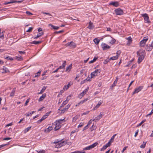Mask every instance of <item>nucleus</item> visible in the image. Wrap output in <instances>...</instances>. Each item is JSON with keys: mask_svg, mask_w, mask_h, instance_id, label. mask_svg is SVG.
Returning <instances> with one entry per match:
<instances>
[{"mask_svg": "<svg viewBox=\"0 0 153 153\" xmlns=\"http://www.w3.org/2000/svg\"><path fill=\"white\" fill-rule=\"evenodd\" d=\"M137 55L139 57L137 62L138 64L140 63L144 59L145 55V51L143 50H139L137 52Z\"/></svg>", "mask_w": 153, "mask_h": 153, "instance_id": "1", "label": "nucleus"}, {"mask_svg": "<svg viewBox=\"0 0 153 153\" xmlns=\"http://www.w3.org/2000/svg\"><path fill=\"white\" fill-rule=\"evenodd\" d=\"M54 143L56 144L55 147L59 148L65 145L66 144L67 142L65 141H62V140H59L55 141Z\"/></svg>", "mask_w": 153, "mask_h": 153, "instance_id": "2", "label": "nucleus"}, {"mask_svg": "<svg viewBox=\"0 0 153 153\" xmlns=\"http://www.w3.org/2000/svg\"><path fill=\"white\" fill-rule=\"evenodd\" d=\"M64 119H60L56 120L55 122V127L54 128V131H56L59 129L61 127V124L62 123V122L63 121Z\"/></svg>", "mask_w": 153, "mask_h": 153, "instance_id": "3", "label": "nucleus"}, {"mask_svg": "<svg viewBox=\"0 0 153 153\" xmlns=\"http://www.w3.org/2000/svg\"><path fill=\"white\" fill-rule=\"evenodd\" d=\"M100 72V70L97 69L92 72L91 74V78H92L99 75Z\"/></svg>", "mask_w": 153, "mask_h": 153, "instance_id": "4", "label": "nucleus"}, {"mask_svg": "<svg viewBox=\"0 0 153 153\" xmlns=\"http://www.w3.org/2000/svg\"><path fill=\"white\" fill-rule=\"evenodd\" d=\"M88 89L89 87H88L86 89L84 90L81 93L79 94L78 96V98L80 99L82 98L88 91Z\"/></svg>", "mask_w": 153, "mask_h": 153, "instance_id": "5", "label": "nucleus"}, {"mask_svg": "<svg viewBox=\"0 0 153 153\" xmlns=\"http://www.w3.org/2000/svg\"><path fill=\"white\" fill-rule=\"evenodd\" d=\"M142 16L144 18V20L146 22V23H150V21L149 20V17L148 14L146 13H143L141 14Z\"/></svg>", "mask_w": 153, "mask_h": 153, "instance_id": "6", "label": "nucleus"}, {"mask_svg": "<svg viewBox=\"0 0 153 153\" xmlns=\"http://www.w3.org/2000/svg\"><path fill=\"white\" fill-rule=\"evenodd\" d=\"M98 144V143L97 142H96L93 144H92L91 145L89 146H88L87 147H86L84 149H83V150H89L90 149H91L94 148Z\"/></svg>", "mask_w": 153, "mask_h": 153, "instance_id": "7", "label": "nucleus"}, {"mask_svg": "<svg viewBox=\"0 0 153 153\" xmlns=\"http://www.w3.org/2000/svg\"><path fill=\"white\" fill-rule=\"evenodd\" d=\"M115 12L117 15H122L123 13V10L120 8H118L115 9Z\"/></svg>", "mask_w": 153, "mask_h": 153, "instance_id": "8", "label": "nucleus"}, {"mask_svg": "<svg viewBox=\"0 0 153 153\" xmlns=\"http://www.w3.org/2000/svg\"><path fill=\"white\" fill-rule=\"evenodd\" d=\"M65 46L66 47L70 46L72 48H75L76 47V45L72 41H71L70 42L66 44Z\"/></svg>", "mask_w": 153, "mask_h": 153, "instance_id": "9", "label": "nucleus"}, {"mask_svg": "<svg viewBox=\"0 0 153 153\" xmlns=\"http://www.w3.org/2000/svg\"><path fill=\"white\" fill-rule=\"evenodd\" d=\"M143 88V86H140L137 88H135L134 91L133 92V94H134L135 93H138L141 90V89Z\"/></svg>", "mask_w": 153, "mask_h": 153, "instance_id": "10", "label": "nucleus"}, {"mask_svg": "<svg viewBox=\"0 0 153 153\" xmlns=\"http://www.w3.org/2000/svg\"><path fill=\"white\" fill-rule=\"evenodd\" d=\"M109 5H112L115 7H117L119 5V3L117 1H111L109 4Z\"/></svg>", "mask_w": 153, "mask_h": 153, "instance_id": "11", "label": "nucleus"}, {"mask_svg": "<svg viewBox=\"0 0 153 153\" xmlns=\"http://www.w3.org/2000/svg\"><path fill=\"white\" fill-rule=\"evenodd\" d=\"M102 102H103L102 101L100 100V101H99L98 103L97 104L94 108L93 109V110H97L102 105Z\"/></svg>", "mask_w": 153, "mask_h": 153, "instance_id": "12", "label": "nucleus"}, {"mask_svg": "<svg viewBox=\"0 0 153 153\" xmlns=\"http://www.w3.org/2000/svg\"><path fill=\"white\" fill-rule=\"evenodd\" d=\"M1 71L2 73L4 74L8 72H9V71L7 68L4 66L3 68L1 70Z\"/></svg>", "mask_w": 153, "mask_h": 153, "instance_id": "13", "label": "nucleus"}, {"mask_svg": "<svg viewBox=\"0 0 153 153\" xmlns=\"http://www.w3.org/2000/svg\"><path fill=\"white\" fill-rule=\"evenodd\" d=\"M145 48L148 51H151L153 49V47L151 45H147L146 46Z\"/></svg>", "mask_w": 153, "mask_h": 153, "instance_id": "14", "label": "nucleus"}, {"mask_svg": "<svg viewBox=\"0 0 153 153\" xmlns=\"http://www.w3.org/2000/svg\"><path fill=\"white\" fill-rule=\"evenodd\" d=\"M146 39H143L140 42V45L141 47H144L146 42Z\"/></svg>", "mask_w": 153, "mask_h": 153, "instance_id": "15", "label": "nucleus"}, {"mask_svg": "<svg viewBox=\"0 0 153 153\" xmlns=\"http://www.w3.org/2000/svg\"><path fill=\"white\" fill-rule=\"evenodd\" d=\"M53 129V127L51 126H49L48 128H46L44 131L46 133H48L50 131H51Z\"/></svg>", "mask_w": 153, "mask_h": 153, "instance_id": "16", "label": "nucleus"}, {"mask_svg": "<svg viewBox=\"0 0 153 153\" xmlns=\"http://www.w3.org/2000/svg\"><path fill=\"white\" fill-rule=\"evenodd\" d=\"M110 39H111L110 41H108L107 42L109 44L112 45L115 42L116 40L112 38L111 37V38Z\"/></svg>", "mask_w": 153, "mask_h": 153, "instance_id": "17", "label": "nucleus"}, {"mask_svg": "<svg viewBox=\"0 0 153 153\" xmlns=\"http://www.w3.org/2000/svg\"><path fill=\"white\" fill-rule=\"evenodd\" d=\"M46 94H44L42 95L40 97L39 99V101L40 102L42 101L45 99V97H46Z\"/></svg>", "mask_w": 153, "mask_h": 153, "instance_id": "18", "label": "nucleus"}, {"mask_svg": "<svg viewBox=\"0 0 153 153\" xmlns=\"http://www.w3.org/2000/svg\"><path fill=\"white\" fill-rule=\"evenodd\" d=\"M72 68V64H71L68 66L66 68V71L67 72H69L71 70V69Z\"/></svg>", "mask_w": 153, "mask_h": 153, "instance_id": "19", "label": "nucleus"}, {"mask_svg": "<svg viewBox=\"0 0 153 153\" xmlns=\"http://www.w3.org/2000/svg\"><path fill=\"white\" fill-rule=\"evenodd\" d=\"M89 25L88 28L90 29H92L94 28V26L93 25V23L90 22L89 23Z\"/></svg>", "mask_w": 153, "mask_h": 153, "instance_id": "20", "label": "nucleus"}, {"mask_svg": "<svg viewBox=\"0 0 153 153\" xmlns=\"http://www.w3.org/2000/svg\"><path fill=\"white\" fill-rule=\"evenodd\" d=\"M117 81H118V79H117V77L116 79H115L114 82V83L111 85V87L112 88L114 86H116V85L117 84Z\"/></svg>", "mask_w": 153, "mask_h": 153, "instance_id": "21", "label": "nucleus"}, {"mask_svg": "<svg viewBox=\"0 0 153 153\" xmlns=\"http://www.w3.org/2000/svg\"><path fill=\"white\" fill-rule=\"evenodd\" d=\"M47 87L45 86H43L42 89L38 93V94H41L42 93H43L44 91H45V90L46 89Z\"/></svg>", "mask_w": 153, "mask_h": 153, "instance_id": "22", "label": "nucleus"}, {"mask_svg": "<svg viewBox=\"0 0 153 153\" xmlns=\"http://www.w3.org/2000/svg\"><path fill=\"white\" fill-rule=\"evenodd\" d=\"M102 115L100 114L99 116L96 117L94 120H95V121L99 120L102 117Z\"/></svg>", "mask_w": 153, "mask_h": 153, "instance_id": "23", "label": "nucleus"}, {"mask_svg": "<svg viewBox=\"0 0 153 153\" xmlns=\"http://www.w3.org/2000/svg\"><path fill=\"white\" fill-rule=\"evenodd\" d=\"M66 65V62L65 61H64L62 65L61 66H60L59 68L58 69H62L64 68Z\"/></svg>", "mask_w": 153, "mask_h": 153, "instance_id": "24", "label": "nucleus"}, {"mask_svg": "<svg viewBox=\"0 0 153 153\" xmlns=\"http://www.w3.org/2000/svg\"><path fill=\"white\" fill-rule=\"evenodd\" d=\"M35 111H33L30 112H28L25 114V115L27 117H29L32 114H33Z\"/></svg>", "mask_w": 153, "mask_h": 153, "instance_id": "25", "label": "nucleus"}, {"mask_svg": "<svg viewBox=\"0 0 153 153\" xmlns=\"http://www.w3.org/2000/svg\"><path fill=\"white\" fill-rule=\"evenodd\" d=\"M15 59L19 61H21L23 60L21 56H19L15 57Z\"/></svg>", "mask_w": 153, "mask_h": 153, "instance_id": "26", "label": "nucleus"}, {"mask_svg": "<svg viewBox=\"0 0 153 153\" xmlns=\"http://www.w3.org/2000/svg\"><path fill=\"white\" fill-rule=\"evenodd\" d=\"M15 88L13 89L12 91L11 92L10 96L11 97H13L15 93Z\"/></svg>", "mask_w": 153, "mask_h": 153, "instance_id": "27", "label": "nucleus"}, {"mask_svg": "<svg viewBox=\"0 0 153 153\" xmlns=\"http://www.w3.org/2000/svg\"><path fill=\"white\" fill-rule=\"evenodd\" d=\"M118 58L117 55H116V56H113L112 57H111L109 59L112 60H115L117 59Z\"/></svg>", "mask_w": 153, "mask_h": 153, "instance_id": "28", "label": "nucleus"}, {"mask_svg": "<svg viewBox=\"0 0 153 153\" xmlns=\"http://www.w3.org/2000/svg\"><path fill=\"white\" fill-rule=\"evenodd\" d=\"M31 127L30 126L29 127L26 128H25L24 130V132L25 133H26V132H27L31 128Z\"/></svg>", "mask_w": 153, "mask_h": 153, "instance_id": "29", "label": "nucleus"}, {"mask_svg": "<svg viewBox=\"0 0 153 153\" xmlns=\"http://www.w3.org/2000/svg\"><path fill=\"white\" fill-rule=\"evenodd\" d=\"M79 117L78 116H76L74 117L73 118L72 122H75L78 119Z\"/></svg>", "mask_w": 153, "mask_h": 153, "instance_id": "30", "label": "nucleus"}, {"mask_svg": "<svg viewBox=\"0 0 153 153\" xmlns=\"http://www.w3.org/2000/svg\"><path fill=\"white\" fill-rule=\"evenodd\" d=\"M146 142L143 141V144L140 146V147L141 148H144L146 146Z\"/></svg>", "mask_w": 153, "mask_h": 153, "instance_id": "31", "label": "nucleus"}, {"mask_svg": "<svg viewBox=\"0 0 153 153\" xmlns=\"http://www.w3.org/2000/svg\"><path fill=\"white\" fill-rule=\"evenodd\" d=\"M67 111V110L65 108L59 111V113L63 114L64 113L65 111Z\"/></svg>", "mask_w": 153, "mask_h": 153, "instance_id": "32", "label": "nucleus"}, {"mask_svg": "<svg viewBox=\"0 0 153 153\" xmlns=\"http://www.w3.org/2000/svg\"><path fill=\"white\" fill-rule=\"evenodd\" d=\"M97 58H98L97 57H94V58L93 59V60L90 61L89 62V64H91V63H93L94 62H95L96 60L97 59Z\"/></svg>", "mask_w": 153, "mask_h": 153, "instance_id": "33", "label": "nucleus"}, {"mask_svg": "<svg viewBox=\"0 0 153 153\" xmlns=\"http://www.w3.org/2000/svg\"><path fill=\"white\" fill-rule=\"evenodd\" d=\"M41 71H40V70L37 73H36L35 74V75L34 76V77H36L39 76L41 73Z\"/></svg>", "mask_w": 153, "mask_h": 153, "instance_id": "34", "label": "nucleus"}, {"mask_svg": "<svg viewBox=\"0 0 153 153\" xmlns=\"http://www.w3.org/2000/svg\"><path fill=\"white\" fill-rule=\"evenodd\" d=\"M94 41L96 44L97 45L99 43L100 40L97 38H95L94 40Z\"/></svg>", "mask_w": 153, "mask_h": 153, "instance_id": "35", "label": "nucleus"}, {"mask_svg": "<svg viewBox=\"0 0 153 153\" xmlns=\"http://www.w3.org/2000/svg\"><path fill=\"white\" fill-rule=\"evenodd\" d=\"M41 41H33L31 43L35 44H37L39 43H41Z\"/></svg>", "mask_w": 153, "mask_h": 153, "instance_id": "36", "label": "nucleus"}, {"mask_svg": "<svg viewBox=\"0 0 153 153\" xmlns=\"http://www.w3.org/2000/svg\"><path fill=\"white\" fill-rule=\"evenodd\" d=\"M84 125V123H79V125L78 126V128H81Z\"/></svg>", "mask_w": 153, "mask_h": 153, "instance_id": "37", "label": "nucleus"}, {"mask_svg": "<svg viewBox=\"0 0 153 153\" xmlns=\"http://www.w3.org/2000/svg\"><path fill=\"white\" fill-rule=\"evenodd\" d=\"M6 59H8L10 60H13V59L11 57H10L8 56H7L5 58Z\"/></svg>", "mask_w": 153, "mask_h": 153, "instance_id": "38", "label": "nucleus"}, {"mask_svg": "<svg viewBox=\"0 0 153 153\" xmlns=\"http://www.w3.org/2000/svg\"><path fill=\"white\" fill-rule=\"evenodd\" d=\"M37 152L39 153H45V150H38L37 151Z\"/></svg>", "mask_w": 153, "mask_h": 153, "instance_id": "39", "label": "nucleus"}, {"mask_svg": "<svg viewBox=\"0 0 153 153\" xmlns=\"http://www.w3.org/2000/svg\"><path fill=\"white\" fill-rule=\"evenodd\" d=\"M111 143L110 142L108 141V143L106 144V149L109 146H110Z\"/></svg>", "mask_w": 153, "mask_h": 153, "instance_id": "40", "label": "nucleus"}, {"mask_svg": "<svg viewBox=\"0 0 153 153\" xmlns=\"http://www.w3.org/2000/svg\"><path fill=\"white\" fill-rule=\"evenodd\" d=\"M4 37V36L3 32L1 33V29H0V38H3Z\"/></svg>", "mask_w": 153, "mask_h": 153, "instance_id": "41", "label": "nucleus"}, {"mask_svg": "<svg viewBox=\"0 0 153 153\" xmlns=\"http://www.w3.org/2000/svg\"><path fill=\"white\" fill-rule=\"evenodd\" d=\"M90 112L89 111H87L85 112H84L82 114V115H86V114H88Z\"/></svg>", "mask_w": 153, "mask_h": 153, "instance_id": "42", "label": "nucleus"}, {"mask_svg": "<svg viewBox=\"0 0 153 153\" xmlns=\"http://www.w3.org/2000/svg\"><path fill=\"white\" fill-rule=\"evenodd\" d=\"M94 120V119L93 120L91 119L88 122L87 125H88V126L89 125H90L92 121H93Z\"/></svg>", "mask_w": 153, "mask_h": 153, "instance_id": "43", "label": "nucleus"}, {"mask_svg": "<svg viewBox=\"0 0 153 153\" xmlns=\"http://www.w3.org/2000/svg\"><path fill=\"white\" fill-rule=\"evenodd\" d=\"M68 88H68V86H67V85H65L63 88V90H64V91L66 90L67 89H68Z\"/></svg>", "mask_w": 153, "mask_h": 153, "instance_id": "44", "label": "nucleus"}, {"mask_svg": "<svg viewBox=\"0 0 153 153\" xmlns=\"http://www.w3.org/2000/svg\"><path fill=\"white\" fill-rule=\"evenodd\" d=\"M101 46L103 50L105 49V43H102L101 45Z\"/></svg>", "mask_w": 153, "mask_h": 153, "instance_id": "45", "label": "nucleus"}, {"mask_svg": "<svg viewBox=\"0 0 153 153\" xmlns=\"http://www.w3.org/2000/svg\"><path fill=\"white\" fill-rule=\"evenodd\" d=\"M146 120L145 119L143 120L138 125V126H140L143 123L145 122L146 121Z\"/></svg>", "mask_w": 153, "mask_h": 153, "instance_id": "46", "label": "nucleus"}, {"mask_svg": "<svg viewBox=\"0 0 153 153\" xmlns=\"http://www.w3.org/2000/svg\"><path fill=\"white\" fill-rule=\"evenodd\" d=\"M153 113V109L152 110L151 112H150V113L149 114H147L146 115V117H148L149 116H151L152 114Z\"/></svg>", "mask_w": 153, "mask_h": 153, "instance_id": "47", "label": "nucleus"}, {"mask_svg": "<svg viewBox=\"0 0 153 153\" xmlns=\"http://www.w3.org/2000/svg\"><path fill=\"white\" fill-rule=\"evenodd\" d=\"M127 39L128 40L129 42H131L132 40L131 36L128 37L127 38Z\"/></svg>", "mask_w": 153, "mask_h": 153, "instance_id": "48", "label": "nucleus"}, {"mask_svg": "<svg viewBox=\"0 0 153 153\" xmlns=\"http://www.w3.org/2000/svg\"><path fill=\"white\" fill-rule=\"evenodd\" d=\"M26 13L28 16H30L33 15V14L29 11H27L26 12Z\"/></svg>", "mask_w": 153, "mask_h": 153, "instance_id": "49", "label": "nucleus"}, {"mask_svg": "<svg viewBox=\"0 0 153 153\" xmlns=\"http://www.w3.org/2000/svg\"><path fill=\"white\" fill-rule=\"evenodd\" d=\"M33 29V27H29V29L27 30L26 31V32H30Z\"/></svg>", "mask_w": 153, "mask_h": 153, "instance_id": "50", "label": "nucleus"}, {"mask_svg": "<svg viewBox=\"0 0 153 153\" xmlns=\"http://www.w3.org/2000/svg\"><path fill=\"white\" fill-rule=\"evenodd\" d=\"M121 53V51L119 50V51H117L116 52V55H117V56H118V57L119 56V55L120 54V53Z\"/></svg>", "mask_w": 153, "mask_h": 153, "instance_id": "51", "label": "nucleus"}, {"mask_svg": "<svg viewBox=\"0 0 153 153\" xmlns=\"http://www.w3.org/2000/svg\"><path fill=\"white\" fill-rule=\"evenodd\" d=\"M29 100L30 99H27L26 100L25 104V106H26L27 105V103L29 102Z\"/></svg>", "mask_w": 153, "mask_h": 153, "instance_id": "52", "label": "nucleus"}, {"mask_svg": "<svg viewBox=\"0 0 153 153\" xmlns=\"http://www.w3.org/2000/svg\"><path fill=\"white\" fill-rule=\"evenodd\" d=\"M78 131H79V130L78 129H76L74 130V131H71V134H73L74 133L77 132Z\"/></svg>", "mask_w": 153, "mask_h": 153, "instance_id": "53", "label": "nucleus"}, {"mask_svg": "<svg viewBox=\"0 0 153 153\" xmlns=\"http://www.w3.org/2000/svg\"><path fill=\"white\" fill-rule=\"evenodd\" d=\"M68 102V100H66L63 102V104H64V105H65Z\"/></svg>", "mask_w": 153, "mask_h": 153, "instance_id": "54", "label": "nucleus"}, {"mask_svg": "<svg viewBox=\"0 0 153 153\" xmlns=\"http://www.w3.org/2000/svg\"><path fill=\"white\" fill-rule=\"evenodd\" d=\"M91 79V77H90L89 76H88V77L86 79H85V80H86V81H91V80H90Z\"/></svg>", "mask_w": 153, "mask_h": 153, "instance_id": "55", "label": "nucleus"}, {"mask_svg": "<svg viewBox=\"0 0 153 153\" xmlns=\"http://www.w3.org/2000/svg\"><path fill=\"white\" fill-rule=\"evenodd\" d=\"M53 28L54 30H58L59 28V27L57 26H54Z\"/></svg>", "mask_w": 153, "mask_h": 153, "instance_id": "56", "label": "nucleus"}, {"mask_svg": "<svg viewBox=\"0 0 153 153\" xmlns=\"http://www.w3.org/2000/svg\"><path fill=\"white\" fill-rule=\"evenodd\" d=\"M107 30H106L107 31H109L110 32H111L112 30L111 28L109 27H107Z\"/></svg>", "mask_w": 153, "mask_h": 153, "instance_id": "57", "label": "nucleus"}, {"mask_svg": "<svg viewBox=\"0 0 153 153\" xmlns=\"http://www.w3.org/2000/svg\"><path fill=\"white\" fill-rule=\"evenodd\" d=\"M11 139V138L10 137H7V138H3V140H10Z\"/></svg>", "mask_w": 153, "mask_h": 153, "instance_id": "58", "label": "nucleus"}, {"mask_svg": "<svg viewBox=\"0 0 153 153\" xmlns=\"http://www.w3.org/2000/svg\"><path fill=\"white\" fill-rule=\"evenodd\" d=\"M71 106V104H68L65 107V108L68 110Z\"/></svg>", "mask_w": 153, "mask_h": 153, "instance_id": "59", "label": "nucleus"}, {"mask_svg": "<svg viewBox=\"0 0 153 153\" xmlns=\"http://www.w3.org/2000/svg\"><path fill=\"white\" fill-rule=\"evenodd\" d=\"M88 100V98H86V99H84L83 100H82V103H83L85 102H86V101Z\"/></svg>", "mask_w": 153, "mask_h": 153, "instance_id": "60", "label": "nucleus"}, {"mask_svg": "<svg viewBox=\"0 0 153 153\" xmlns=\"http://www.w3.org/2000/svg\"><path fill=\"white\" fill-rule=\"evenodd\" d=\"M42 13L44 14H45L48 15L49 16H51V14L49 13H45V12H42Z\"/></svg>", "mask_w": 153, "mask_h": 153, "instance_id": "61", "label": "nucleus"}, {"mask_svg": "<svg viewBox=\"0 0 153 153\" xmlns=\"http://www.w3.org/2000/svg\"><path fill=\"white\" fill-rule=\"evenodd\" d=\"M138 131H139V130H137V131L136 132L135 134L134 135V136L135 137H136V136L138 134Z\"/></svg>", "mask_w": 153, "mask_h": 153, "instance_id": "62", "label": "nucleus"}, {"mask_svg": "<svg viewBox=\"0 0 153 153\" xmlns=\"http://www.w3.org/2000/svg\"><path fill=\"white\" fill-rule=\"evenodd\" d=\"M76 153H85V152L83 151H76Z\"/></svg>", "mask_w": 153, "mask_h": 153, "instance_id": "63", "label": "nucleus"}, {"mask_svg": "<svg viewBox=\"0 0 153 153\" xmlns=\"http://www.w3.org/2000/svg\"><path fill=\"white\" fill-rule=\"evenodd\" d=\"M44 34V33L43 32H41V33H39L38 35L40 37L43 35Z\"/></svg>", "mask_w": 153, "mask_h": 153, "instance_id": "64", "label": "nucleus"}]
</instances>
